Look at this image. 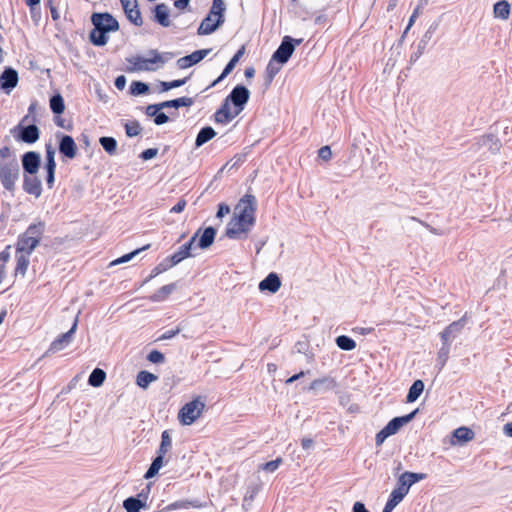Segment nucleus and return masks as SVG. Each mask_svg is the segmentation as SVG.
<instances>
[{
	"instance_id": "nucleus-1",
	"label": "nucleus",
	"mask_w": 512,
	"mask_h": 512,
	"mask_svg": "<svg viewBox=\"0 0 512 512\" xmlns=\"http://www.w3.org/2000/svg\"><path fill=\"white\" fill-rule=\"evenodd\" d=\"M44 229L45 225L43 222L30 224L26 231L19 235L16 244V252L31 255L39 245Z\"/></svg>"
},
{
	"instance_id": "nucleus-2",
	"label": "nucleus",
	"mask_w": 512,
	"mask_h": 512,
	"mask_svg": "<svg viewBox=\"0 0 512 512\" xmlns=\"http://www.w3.org/2000/svg\"><path fill=\"white\" fill-rule=\"evenodd\" d=\"M20 176V167L16 158L0 162V182L5 190L13 193Z\"/></svg>"
},
{
	"instance_id": "nucleus-3",
	"label": "nucleus",
	"mask_w": 512,
	"mask_h": 512,
	"mask_svg": "<svg viewBox=\"0 0 512 512\" xmlns=\"http://www.w3.org/2000/svg\"><path fill=\"white\" fill-rule=\"evenodd\" d=\"M417 412L418 409H415L407 415L391 419L387 425L376 434V446H381L389 436L396 434L402 426L413 420Z\"/></svg>"
},
{
	"instance_id": "nucleus-4",
	"label": "nucleus",
	"mask_w": 512,
	"mask_h": 512,
	"mask_svg": "<svg viewBox=\"0 0 512 512\" xmlns=\"http://www.w3.org/2000/svg\"><path fill=\"white\" fill-rule=\"evenodd\" d=\"M257 209V200L252 194H245L234 209V217H237L243 221H247L248 224L254 226L255 224V212Z\"/></svg>"
},
{
	"instance_id": "nucleus-5",
	"label": "nucleus",
	"mask_w": 512,
	"mask_h": 512,
	"mask_svg": "<svg viewBox=\"0 0 512 512\" xmlns=\"http://www.w3.org/2000/svg\"><path fill=\"white\" fill-rule=\"evenodd\" d=\"M205 408V403L201 401L200 397L193 399L186 403L179 411L178 418L183 425H191L201 415Z\"/></svg>"
},
{
	"instance_id": "nucleus-6",
	"label": "nucleus",
	"mask_w": 512,
	"mask_h": 512,
	"mask_svg": "<svg viewBox=\"0 0 512 512\" xmlns=\"http://www.w3.org/2000/svg\"><path fill=\"white\" fill-rule=\"evenodd\" d=\"M179 55L180 53H158L156 50H150L147 56L136 55L128 59V61L130 64H165L167 62L176 61Z\"/></svg>"
},
{
	"instance_id": "nucleus-7",
	"label": "nucleus",
	"mask_w": 512,
	"mask_h": 512,
	"mask_svg": "<svg viewBox=\"0 0 512 512\" xmlns=\"http://www.w3.org/2000/svg\"><path fill=\"white\" fill-rule=\"evenodd\" d=\"M27 119L28 116H25L11 132L17 140L27 144H33L38 141L40 130L35 124L24 125L23 123Z\"/></svg>"
},
{
	"instance_id": "nucleus-8",
	"label": "nucleus",
	"mask_w": 512,
	"mask_h": 512,
	"mask_svg": "<svg viewBox=\"0 0 512 512\" xmlns=\"http://www.w3.org/2000/svg\"><path fill=\"white\" fill-rule=\"evenodd\" d=\"M234 108V114H240L250 98V91L244 85L235 86L227 96Z\"/></svg>"
},
{
	"instance_id": "nucleus-9",
	"label": "nucleus",
	"mask_w": 512,
	"mask_h": 512,
	"mask_svg": "<svg viewBox=\"0 0 512 512\" xmlns=\"http://www.w3.org/2000/svg\"><path fill=\"white\" fill-rule=\"evenodd\" d=\"M300 42L301 40H295L290 36H285L280 46L274 52L271 61H276L279 64L286 63L294 52L295 45L299 44Z\"/></svg>"
},
{
	"instance_id": "nucleus-10",
	"label": "nucleus",
	"mask_w": 512,
	"mask_h": 512,
	"mask_svg": "<svg viewBox=\"0 0 512 512\" xmlns=\"http://www.w3.org/2000/svg\"><path fill=\"white\" fill-rule=\"evenodd\" d=\"M78 326V317L76 316L72 327L66 332L59 335L51 344L49 349L46 351L45 355L49 353H57L63 349H65L73 339V335L75 334Z\"/></svg>"
},
{
	"instance_id": "nucleus-11",
	"label": "nucleus",
	"mask_w": 512,
	"mask_h": 512,
	"mask_svg": "<svg viewBox=\"0 0 512 512\" xmlns=\"http://www.w3.org/2000/svg\"><path fill=\"white\" fill-rule=\"evenodd\" d=\"M253 226L237 217H232L226 226L225 235L229 239H239L241 234H247Z\"/></svg>"
},
{
	"instance_id": "nucleus-12",
	"label": "nucleus",
	"mask_w": 512,
	"mask_h": 512,
	"mask_svg": "<svg viewBox=\"0 0 512 512\" xmlns=\"http://www.w3.org/2000/svg\"><path fill=\"white\" fill-rule=\"evenodd\" d=\"M425 478H426V474H424V473H414V472L406 471L399 476L398 481H397V487L395 489L397 491H400L401 494L405 497L408 494L409 489L413 484H415Z\"/></svg>"
},
{
	"instance_id": "nucleus-13",
	"label": "nucleus",
	"mask_w": 512,
	"mask_h": 512,
	"mask_svg": "<svg viewBox=\"0 0 512 512\" xmlns=\"http://www.w3.org/2000/svg\"><path fill=\"white\" fill-rule=\"evenodd\" d=\"M91 22L104 31L111 32L119 29L118 21L109 13H93Z\"/></svg>"
},
{
	"instance_id": "nucleus-14",
	"label": "nucleus",
	"mask_w": 512,
	"mask_h": 512,
	"mask_svg": "<svg viewBox=\"0 0 512 512\" xmlns=\"http://www.w3.org/2000/svg\"><path fill=\"white\" fill-rule=\"evenodd\" d=\"M22 167L25 174L35 175L41 164V157L38 152L28 151L21 157Z\"/></svg>"
},
{
	"instance_id": "nucleus-15",
	"label": "nucleus",
	"mask_w": 512,
	"mask_h": 512,
	"mask_svg": "<svg viewBox=\"0 0 512 512\" xmlns=\"http://www.w3.org/2000/svg\"><path fill=\"white\" fill-rule=\"evenodd\" d=\"M337 387V382L330 376L315 379L312 381L307 388L308 391L313 392L316 395L323 394L334 390Z\"/></svg>"
},
{
	"instance_id": "nucleus-16",
	"label": "nucleus",
	"mask_w": 512,
	"mask_h": 512,
	"mask_svg": "<svg viewBox=\"0 0 512 512\" xmlns=\"http://www.w3.org/2000/svg\"><path fill=\"white\" fill-rule=\"evenodd\" d=\"M201 229H198L197 232L190 238L188 242L179 247V249L173 253L170 257L172 264H179L184 259L192 256V249L195 241L198 238Z\"/></svg>"
},
{
	"instance_id": "nucleus-17",
	"label": "nucleus",
	"mask_w": 512,
	"mask_h": 512,
	"mask_svg": "<svg viewBox=\"0 0 512 512\" xmlns=\"http://www.w3.org/2000/svg\"><path fill=\"white\" fill-rule=\"evenodd\" d=\"M18 81V72L10 66H7L0 75V87L6 94H9L17 86Z\"/></svg>"
},
{
	"instance_id": "nucleus-18",
	"label": "nucleus",
	"mask_w": 512,
	"mask_h": 512,
	"mask_svg": "<svg viewBox=\"0 0 512 512\" xmlns=\"http://www.w3.org/2000/svg\"><path fill=\"white\" fill-rule=\"evenodd\" d=\"M57 138L59 139V152L69 159L75 158L77 154V146L73 137L59 133L57 134Z\"/></svg>"
},
{
	"instance_id": "nucleus-19",
	"label": "nucleus",
	"mask_w": 512,
	"mask_h": 512,
	"mask_svg": "<svg viewBox=\"0 0 512 512\" xmlns=\"http://www.w3.org/2000/svg\"><path fill=\"white\" fill-rule=\"evenodd\" d=\"M231 102L226 97L220 107L214 114V121L219 124H227L239 114H234V108L231 109Z\"/></svg>"
},
{
	"instance_id": "nucleus-20",
	"label": "nucleus",
	"mask_w": 512,
	"mask_h": 512,
	"mask_svg": "<svg viewBox=\"0 0 512 512\" xmlns=\"http://www.w3.org/2000/svg\"><path fill=\"white\" fill-rule=\"evenodd\" d=\"M224 21L225 19H220L217 16L208 13V15L202 20L197 32L199 35H209L215 32L224 23Z\"/></svg>"
},
{
	"instance_id": "nucleus-21",
	"label": "nucleus",
	"mask_w": 512,
	"mask_h": 512,
	"mask_svg": "<svg viewBox=\"0 0 512 512\" xmlns=\"http://www.w3.org/2000/svg\"><path fill=\"white\" fill-rule=\"evenodd\" d=\"M465 318L452 322L440 334L442 342L451 343L462 331L465 326Z\"/></svg>"
},
{
	"instance_id": "nucleus-22",
	"label": "nucleus",
	"mask_w": 512,
	"mask_h": 512,
	"mask_svg": "<svg viewBox=\"0 0 512 512\" xmlns=\"http://www.w3.org/2000/svg\"><path fill=\"white\" fill-rule=\"evenodd\" d=\"M23 190L30 195L39 198L42 194L41 180L35 175L25 174L23 178Z\"/></svg>"
},
{
	"instance_id": "nucleus-23",
	"label": "nucleus",
	"mask_w": 512,
	"mask_h": 512,
	"mask_svg": "<svg viewBox=\"0 0 512 512\" xmlns=\"http://www.w3.org/2000/svg\"><path fill=\"white\" fill-rule=\"evenodd\" d=\"M280 286V277L277 273L271 272L262 281H260L258 288L260 291H268L274 294L280 289Z\"/></svg>"
},
{
	"instance_id": "nucleus-24",
	"label": "nucleus",
	"mask_w": 512,
	"mask_h": 512,
	"mask_svg": "<svg viewBox=\"0 0 512 512\" xmlns=\"http://www.w3.org/2000/svg\"><path fill=\"white\" fill-rule=\"evenodd\" d=\"M478 149L486 148L491 153L496 154L500 151L501 142L494 134L483 135L477 142Z\"/></svg>"
},
{
	"instance_id": "nucleus-25",
	"label": "nucleus",
	"mask_w": 512,
	"mask_h": 512,
	"mask_svg": "<svg viewBox=\"0 0 512 512\" xmlns=\"http://www.w3.org/2000/svg\"><path fill=\"white\" fill-rule=\"evenodd\" d=\"M216 229L212 226L206 227L203 231L201 230L198 237L197 246L202 249H208L215 240Z\"/></svg>"
},
{
	"instance_id": "nucleus-26",
	"label": "nucleus",
	"mask_w": 512,
	"mask_h": 512,
	"mask_svg": "<svg viewBox=\"0 0 512 512\" xmlns=\"http://www.w3.org/2000/svg\"><path fill=\"white\" fill-rule=\"evenodd\" d=\"M211 49H201L194 51L193 53L179 57L176 60V64H198L202 61L209 53Z\"/></svg>"
},
{
	"instance_id": "nucleus-27",
	"label": "nucleus",
	"mask_w": 512,
	"mask_h": 512,
	"mask_svg": "<svg viewBox=\"0 0 512 512\" xmlns=\"http://www.w3.org/2000/svg\"><path fill=\"white\" fill-rule=\"evenodd\" d=\"M154 20L163 27L170 26L169 7L166 4L160 3L155 6Z\"/></svg>"
},
{
	"instance_id": "nucleus-28",
	"label": "nucleus",
	"mask_w": 512,
	"mask_h": 512,
	"mask_svg": "<svg viewBox=\"0 0 512 512\" xmlns=\"http://www.w3.org/2000/svg\"><path fill=\"white\" fill-rule=\"evenodd\" d=\"M475 434L473 430L468 427H459L454 430L453 438L456 441H452V444H463L471 441L474 438Z\"/></svg>"
},
{
	"instance_id": "nucleus-29",
	"label": "nucleus",
	"mask_w": 512,
	"mask_h": 512,
	"mask_svg": "<svg viewBox=\"0 0 512 512\" xmlns=\"http://www.w3.org/2000/svg\"><path fill=\"white\" fill-rule=\"evenodd\" d=\"M193 103H194L193 98L184 96V97L160 102V105L163 110V109H167V108L178 109L180 107H190L193 105Z\"/></svg>"
},
{
	"instance_id": "nucleus-30",
	"label": "nucleus",
	"mask_w": 512,
	"mask_h": 512,
	"mask_svg": "<svg viewBox=\"0 0 512 512\" xmlns=\"http://www.w3.org/2000/svg\"><path fill=\"white\" fill-rule=\"evenodd\" d=\"M511 6L508 1L501 0L494 4L493 15L496 19L507 20L510 16Z\"/></svg>"
},
{
	"instance_id": "nucleus-31",
	"label": "nucleus",
	"mask_w": 512,
	"mask_h": 512,
	"mask_svg": "<svg viewBox=\"0 0 512 512\" xmlns=\"http://www.w3.org/2000/svg\"><path fill=\"white\" fill-rule=\"evenodd\" d=\"M216 135L215 130L211 126H205L200 129L196 136L195 147L199 148Z\"/></svg>"
},
{
	"instance_id": "nucleus-32",
	"label": "nucleus",
	"mask_w": 512,
	"mask_h": 512,
	"mask_svg": "<svg viewBox=\"0 0 512 512\" xmlns=\"http://www.w3.org/2000/svg\"><path fill=\"white\" fill-rule=\"evenodd\" d=\"M176 286V283L164 285L150 297V300L153 302L165 301L169 297V295L176 289Z\"/></svg>"
},
{
	"instance_id": "nucleus-33",
	"label": "nucleus",
	"mask_w": 512,
	"mask_h": 512,
	"mask_svg": "<svg viewBox=\"0 0 512 512\" xmlns=\"http://www.w3.org/2000/svg\"><path fill=\"white\" fill-rule=\"evenodd\" d=\"M107 33V31H104L98 26H94L89 35L90 41L96 46H103L108 41Z\"/></svg>"
},
{
	"instance_id": "nucleus-34",
	"label": "nucleus",
	"mask_w": 512,
	"mask_h": 512,
	"mask_svg": "<svg viewBox=\"0 0 512 512\" xmlns=\"http://www.w3.org/2000/svg\"><path fill=\"white\" fill-rule=\"evenodd\" d=\"M424 391V382L420 379L413 382L411 387L408 390V394L406 396V402L413 403L415 402L422 392Z\"/></svg>"
},
{
	"instance_id": "nucleus-35",
	"label": "nucleus",
	"mask_w": 512,
	"mask_h": 512,
	"mask_svg": "<svg viewBox=\"0 0 512 512\" xmlns=\"http://www.w3.org/2000/svg\"><path fill=\"white\" fill-rule=\"evenodd\" d=\"M144 500L139 497H128L123 501V508L126 512H140L142 508H145Z\"/></svg>"
},
{
	"instance_id": "nucleus-36",
	"label": "nucleus",
	"mask_w": 512,
	"mask_h": 512,
	"mask_svg": "<svg viewBox=\"0 0 512 512\" xmlns=\"http://www.w3.org/2000/svg\"><path fill=\"white\" fill-rule=\"evenodd\" d=\"M157 379H158L157 375H155L151 372L142 370V371L138 372V374L136 376V383L139 387L146 389L152 382L156 381Z\"/></svg>"
},
{
	"instance_id": "nucleus-37",
	"label": "nucleus",
	"mask_w": 512,
	"mask_h": 512,
	"mask_svg": "<svg viewBox=\"0 0 512 512\" xmlns=\"http://www.w3.org/2000/svg\"><path fill=\"white\" fill-rule=\"evenodd\" d=\"M164 456H165V454H160L157 452V456L153 459L150 467L145 472V475H144L145 479H151L157 475V473L159 472V470L161 469V467L163 465Z\"/></svg>"
},
{
	"instance_id": "nucleus-38",
	"label": "nucleus",
	"mask_w": 512,
	"mask_h": 512,
	"mask_svg": "<svg viewBox=\"0 0 512 512\" xmlns=\"http://www.w3.org/2000/svg\"><path fill=\"white\" fill-rule=\"evenodd\" d=\"M175 266V264H172V261L170 260V257H166L163 259L158 265H156L152 271L151 274L145 279V283L150 281L152 278L158 276L159 274L167 271L171 267Z\"/></svg>"
},
{
	"instance_id": "nucleus-39",
	"label": "nucleus",
	"mask_w": 512,
	"mask_h": 512,
	"mask_svg": "<svg viewBox=\"0 0 512 512\" xmlns=\"http://www.w3.org/2000/svg\"><path fill=\"white\" fill-rule=\"evenodd\" d=\"M49 105H50L51 111L56 115L62 114L65 110L64 99L61 96V94H59V93H56L51 96Z\"/></svg>"
},
{
	"instance_id": "nucleus-40",
	"label": "nucleus",
	"mask_w": 512,
	"mask_h": 512,
	"mask_svg": "<svg viewBox=\"0 0 512 512\" xmlns=\"http://www.w3.org/2000/svg\"><path fill=\"white\" fill-rule=\"evenodd\" d=\"M106 379V373L103 369L95 368L88 378V384L92 387H100Z\"/></svg>"
},
{
	"instance_id": "nucleus-41",
	"label": "nucleus",
	"mask_w": 512,
	"mask_h": 512,
	"mask_svg": "<svg viewBox=\"0 0 512 512\" xmlns=\"http://www.w3.org/2000/svg\"><path fill=\"white\" fill-rule=\"evenodd\" d=\"M29 256L30 255L26 253H17V264L15 268L16 274H21L22 276L26 274L30 263Z\"/></svg>"
},
{
	"instance_id": "nucleus-42",
	"label": "nucleus",
	"mask_w": 512,
	"mask_h": 512,
	"mask_svg": "<svg viewBox=\"0 0 512 512\" xmlns=\"http://www.w3.org/2000/svg\"><path fill=\"white\" fill-rule=\"evenodd\" d=\"M99 143L109 155H114L116 153L117 141L114 137L103 136L99 139Z\"/></svg>"
},
{
	"instance_id": "nucleus-43",
	"label": "nucleus",
	"mask_w": 512,
	"mask_h": 512,
	"mask_svg": "<svg viewBox=\"0 0 512 512\" xmlns=\"http://www.w3.org/2000/svg\"><path fill=\"white\" fill-rule=\"evenodd\" d=\"M149 90V85L142 81H133L129 88V92L133 96L145 95Z\"/></svg>"
},
{
	"instance_id": "nucleus-44",
	"label": "nucleus",
	"mask_w": 512,
	"mask_h": 512,
	"mask_svg": "<svg viewBox=\"0 0 512 512\" xmlns=\"http://www.w3.org/2000/svg\"><path fill=\"white\" fill-rule=\"evenodd\" d=\"M336 345L344 351H351L356 347V342L349 336L340 335L335 340Z\"/></svg>"
},
{
	"instance_id": "nucleus-45",
	"label": "nucleus",
	"mask_w": 512,
	"mask_h": 512,
	"mask_svg": "<svg viewBox=\"0 0 512 512\" xmlns=\"http://www.w3.org/2000/svg\"><path fill=\"white\" fill-rule=\"evenodd\" d=\"M450 345L451 343L442 342V347L438 351L437 363L440 366V369L443 368L447 362L450 352Z\"/></svg>"
},
{
	"instance_id": "nucleus-46",
	"label": "nucleus",
	"mask_w": 512,
	"mask_h": 512,
	"mask_svg": "<svg viewBox=\"0 0 512 512\" xmlns=\"http://www.w3.org/2000/svg\"><path fill=\"white\" fill-rule=\"evenodd\" d=\"M281 66H267L263 86L268 89L275 76L279 73Z\"/></svg>"
},
{
	"instance_id": "nucleus-47",
	"label": "nucleus",
	"mask_w": 512,
	"mask_h": 512,
	"mask_svg": "<svg viewBox=\"0 0 512 512\" xmlns=\"http://www.w3.org/2000/svg\"><path fill=\"white\" fill-rule=\"evenodd\" d=\"M46 156L44 169L56 168L55 150L51 144L45 146Z\"/></svg>"
},
{
	"instance_id": "nucleus-48",
	"label": "nucleus",
	"mask_w": 512,
	"mask_h": 512,
	"mask_svg": "<svg viewBox=\"0 0 512 512\" xmlns=\"http://www.w3.org/2000/svg\"><path fill=\"white\" fill-rule=\"evenodd\" d=\"M172 446V439L169 434V431L165 430L161 434V443L158 449V453L160 454H166Z\"/></svg>"
},
{
	"instance_id": "nucleus-49",
	"label": "nucleus",
	"mask_w": 512,
	"mask_h": 512,
	"mask_svg": "<svg viewBox=\"0 0 512 512\" xmlns=\"http://www.w3.org/2000/svg\"><path fill=\"white\" fill-rule=\"evenodd\" d=\"M226 10V6L224 0H213L212 7L209 11L211 15H215L220 19H225L224 12Z\"/></svg>"
},
{
	"instance_id": "nucleus-50",
	"label": "nucleus",
	"mask_w": 512,
	"mask_h": 512,
	"mask_svg": "<svg viewBox=\"0 0 512 512\" xmlns=\"http://www.w3.org/2000/svg\"><path fill=\"white\" fill-rule=\"evenodd\" d=\"M142 131V127L138 121H132L125 124V132L128 137L138 136Z\"/></svg>"
},
{
	"instance_id": "nucleus-51",
	"label": "nucleus",
	"mask_w": 512,
	"mask_h": 512,
	"mask_svg": "<svg viewBox=\"0 0 512 512\" xmlns=\"http://www.w3.org/2000/svg\"><path fill=\"white\" fill-rule=\"evenodd\" d=\"M150 245H146L142 248H139V249H136L130 253H127L123 256H121L120 258L114 260L113 262H111V265H117V264H121V263H126L128 261H130L133 257H135L137 254H139L142 250H145L147 248H149Z\"/></svg>"
},
{
	"instance_id": "nucleus-52",
	"label": "nucleus",
	"mask_w": 512,
	"mask_h": 512,
	"mask_svg": "<svg viewBox=\"0 0 512 512\" xmlns=\"http://www.w3.org/2000/svg\"><path fill=\"white\" fill-rule=\"evenodd\" d=\"M127 18L131 23H133L136 26H141L143 24V19L140 13L139 8H131V12H125Z\"/></svg>"
},
{
	"instance_id": "nucleus-53",
	"label": "nucleus",
	"mask_w": 512,
	"mask_h": 512,
	"mask_svg": "<svg viewBox=\"0 0 512 512\" xmlns=\"http://www.w3.org/2000/svg\"><path fill=\"white\" fill-rule=\"evenodd\" d=\"M282 458L278 457L276 458L275 460H272V461H269V462H266L264 464H261L259 466V470H264L266 472H274L278 469V467L280 466V464L282 463Z\"/></svg>"
},
{
	"instance_id": "nucleus-54",
	"label": "nucleus",
	"mask_w": 512,
	"mask_h": 512,
	"mask_svg": "<svg viewBox=\"0 0 512 512\" xmlns=\"http://www.w3.org/2000/svg\"><path fill=\"white\" fill-rule=\"evenodd\" d=\"M147 360L150 361L151 363L159 364L165 361V356L162 352L158 350H152L147 355Z\"/></svg>"
},
{
	"instance_id": "nucleus-55",
	"label": "nucleus",
	"mask_w": 512,
	"mask_h": 512,
	"mask_svg": "<svg viewBox=\"0 0 512 512\" xmlns=\"http://www.w3.org/2000/svg\"><path fill=\"white\" fill-rule=\"evenodd\" d=\"M427 3H428V0H420L419 4L414 9V11L409 19L407 29H409L413 25L415 19L419 16V14L421 13V10L423 9V7L425 5H427Z\"/></svg>"
},
{
	"instance_id": "nucleus-56",
	"label": "nucleus",
	"mask_w": 512,
	"mask_h": 512,
	"mask_svg": "<svg viewBox=\"0 0 512 512\" xmlns=\"http://www.w3.org/2000/svg\"><path fill=\"white\" fill-rule=\"evenodd\" d=\"M235 67L236 66H225L222 73L214 81H212L208 87H214L220 82H222L233 71Z\"/></svg>"
},
{
	"instance_id": "nucleus-57",
	"label": "nucleus",
	"mask_w": 512,
	"mask_h": 512,
	"mask_svg": "<svg viewBox=\"0 0 512 512\" xmlns=\"http://www.w3.org/2000/svg\"><path fill=\"white\" fill-rule=\"evenodd\" d=\"M404 499V496L401 494L400 491H397L396 489H393L390 493L388 503L392 504L394 507H396L402 500Z\"/></svg>"
},
{
	"instance_id": "nucleus-58",
	"label": "nucleus",
	"mask_w": 512,
	"mask_h": 512,
	"mask_svg": "<svg viewBox=\"0 0 512 512\" xmlns=\"http://www.w3.org/2000/svg\"><path fill=\"white\" fill-rule=\"evenodd\" d=\"M169 120V116L162 110H159L155 115V118L153 119L154 123L158 126L166 124L167 122H169Z\"/></svg>"
},
{
	"instance_id": "nucleus-59",
	"label": "nucleus",
	"mask_w": 512,
	"mask_h": 512,
	"mask_svg": "<svg viewBox=\"0 0 512 512\" xmlns=\"http://www.w3.org/2000/svg\"><path fill=\"white\" fill-rule=\"evenodd\" d=\"M318 156L324 161H329L332 157V151L330 146L326 145L318 150Z\"/></svg>"
},
{
	"instance_id": "nucleus-60",
	"label": "nucleus",
	"mask_w": 512,
	"mask_h": 512,
	"mask_svg": "<svg viewBox=\"0 0 512 512\" xmlns=\"http://www.w3.org/2000/svg\"><path fill=\"white\" fill-rule=\"evenodd\" d=\"M159 110H162L160 103L150 104V105L146 106V108H145V114H146L148 117H153V119H154V118H155V115L157 114V112H158Z\"/></svg>"
},
{
	"instance_id": "nucleus-61",
	"label": "nucleus",
	"mask_w": 512,
	"mask_h": 512,
	"mask_svg": "<svg viewBox=\"0 0 512 512\" xmlns=\"http://www.w3.org/2000/svg\"><path fill=\"white\" fill-rule=\"evenodd\" d=\"M55 170L56 168L45 169L46 171V184L49 189L53 188L55 181Z\"/></svg>"
},
{
	"instance_id": "nucleus-62",
	"label": "nucleus",
	"mask_w": 512,
	"mask_h": 512,
	"mask_svg": "<svg viewBox=\"0 0 512 512\" xmlns=\"http://www.w3.org/2000/svg\"><path fill=\"white\" fill-rule=\"evenodd\" d=\"M180 331H181L180 327H177L176 329L168 330V331L164 332L161 336H159L157 341L171 339V338L175 337L176 335H178L180 333Z\"/></svg>"
},
{
	"instance_id": "nucleus-63",
	"label": "nucleus",
	"mask_w": 512,
	"mask_h": 512,
	"mask_svg": "<svg viewBox=\"0 0 512 512\" xmlns=\"http://www.w3.org/2000/svg\"><path fill=\"white\" fill-rule=\"evenodd\" d=\"M157 153H158L157 148H148L140 154V158L142 160H150V159L154 158L157 155Z\"/></svg>"
},
{
	"instance_id": "nucleus-64",
	"label": "nucleus",
	"mask_w": 512,
	"mask_h": 512,
	"mask_svg": "<svg viewBox=\"0 0 512 512\" xmlns=\"http://www.w3.org/2000/svg\"><path fill=\"white\" fill-rule=\"evenodd\" d=\"M124 12H131V8H137L138 3L137 0H120Z\"/></svg>"
}]
</instances>
